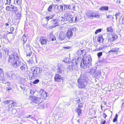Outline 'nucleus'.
Here are the masks:
<instances>
[{"label":"nucleus","mask_w":124,"mask_h":124,"mask_svg":"<svg viewBox=\"0 0 124 124\" xmlns=\"http://www.w3.org/2000/svg\"><path fill=\"white\" fill-rule=\"evenodd\" d=\"M9 51L8 50L5 51L7 54V56L5 57V60H7L8 63H10V65L15 68H20L21 70H25L26 66V63L23 62L22 59L16 52H12L11 54Z\"/></svg>","instance_id":"1"},{"label":"nucleus","mask_w":124,"mask_h":124,"mask_svg":"<svg viewBox=\"0 0 124 124\" xmlns=\"http://www.w3.org/2000/svg\"><path fill=\"white\" fill-rule=\"evenodd\" d=\"M83 106V104L82 103H79V104H78V107L80 108H82Z\"/></svg>","instance_id":"47"},{"label":"nucleus","mask_w":124,"mask_h":124,"mask_svg":"<svg viewBox=\"0 0 124 124\" xmlns=\"http://www.w3.org/2000/svg\"><path fill=\"white\" fill-rule=\"evenodd\" d=\"M22 78L21 77L17 76L15 80L19 84H22Z\"/></svg>","instance_id":"21"},{"label":"nucleus","mask_w":124,"mask_h":124,"mask_svg":"<svg viewBox=\"0 0 124 124\" xmlns=\"http://www.w3.org/2000/svg\"><path fill=\"white\" fill-rule=\"evenodd\" d=\"M26 52V56H30L32 52L30 50H27Z\"/></svg>","instance_id":"35"},{"label":"nucleus","mask_w":124,"mask_h":124,"mask_svg":"<svg viewBox=\"0 0 124 124\" xmlns=\"http://www.w3.org/2000/svg\"><path fill=\"white\" fill-rule=\"evenodd\" d=\"M106 122V121L105 120H104L103 121H101V124H105Z\"/></svg>","instance_id":"58"},{"label":"nucleus","mask_w":124,"mask_h":124,"mask_svg":"<svg viewBox=\"0 0 124 124\" xmlns=\"http://www.w3.org/2000/svg\"><path fill=\"white\" fill-rule=\"evenodd\" d=\"M99 62L100 63H107V61L105 60H103L100 61Z\"/></svg>","instance_id":"53"},{"label":"nucleus","mask_w":124,"mask_h":124,"mask_svg":"<svg viewBox=\"0 0 124 124\" xmlns=\"http://www.w3.org/2000/svg\"><path fill=\"white\" fill-rule=\"evenodd\" d=\"M47 40L45 37H41L39 40V42L42 45L46 44L47 42Z\"/></svg>","instance_id":"13"},{"label":"nucleus","mask_w":124,"mask_h":124,"mask_svg":"<svg viewBox=\"0 0 124 124\" xmlns=\"http://www.w3.org/2000/svg\"><path fill=\"white\" fill-rule=\"evenodd\" d=\"M64 11H66V10L69 11L71 10H75V6H73L72 5H66L64 4Z\"/></svg>","instance_id":"11"},{"label":"nucleus","mask_w":124,"mask_h":124,"mask_svg":"<svg viewBox=\"0 0 124 124\" xmlns=\"http://www.w3.org/2000/svg\"><path fill=\"white\" fill-rule=\"evenodd\" d=\"M112 16L111 15H109L107 16V18H108L110 19L112 17Z\"/></svg>","instance_id":"60"},{"label":"nucleus","mask_w":124,"mask_h":124,"mask_svg":"<svg viewBox=\"0 0 124 124\" xmlns=\"http://www.w3.org/2000/svg\"><path fill=\"white\" fill-rule=\"evenodd\" d=\"M36 92L35 90L33 89H31L30 91V93L32 95L33 94Z\"/></svg>","instance_id":"41"},{"label":"nucleus","mask_w":124,"mask_h":124,"mask_svg":"<svg viewBox=\"0 0 124 124\" xmlns=\"http://www.w3.org/2000/svg\"><path fill=\"white\" fill-rule=\"evenodd\" d=\"M103 116L104 118H105L107 116V115L105 113H104L103 114Z\"/></svg>","instance_id":"62"},{"label":"nucleus","mask_w":124,"mask_h":124,"mask_svg":"<svg viewBox=\"0 0 124 124\" xmlns=\"http://www.w3.org/2000/svg\"><path fill=\"white\" fill-rule=\"evenodd\" d=\"M29 99L36 104H39L40 99V97H36L35 96H30Z\"/></svg>","instance_id":"10"},{"label":"nucleus","mask_w":124,"mask_h":124,"mask_svg":"<svg viewBox=\"0 0 124 124\" xmlns=\"http://www.w3.org/2000/svg\"><path fill=\"white\" fill-rule=\"evenodd\" d=\"M16 16L17 17V19H20L21 17V13L19 12H18L16 15Z\"/></svg>","instance_id":"40"},{"label":"nucleus","mask_w":124,"mask_h":124,"mask_svg":"<svg viewBox=\"0 0 124 124\" xmlns=\"http://www.w3.org/2000/svg\"><path fill=\"white\" fill-rule=\"evenodd\" d=\"M76 28L73 27H71L68 30L66 34L67 37L68 38H72L74 34H75L76 31Z\"/></svg>","instance_id":"7"},{"label":"nucleus","mask_w":124,"mask_h":124,"mask_svg":"<svg viewBox=\"0 0 124 124\" xmlns=\"http://www.w3.org/2000/svg\"><path fill=\"white\" fill-rule=\"evenodd\" d=\"M118 115L117 114H116V115L115 117V118L113 120V121L114 122H115L117 120V118L118 117Z\"/></svg>","instance_id":"38"},{"label":"nucleus","mask_w":124,"mask_h":124,"mask_svg":"<svg viewBox=\"0 0 124 124\" xmlns=\"http://www.w3.org/2000/svg\"><path fill=\"white\" fill-rule=\"evenodd\" d=\"M54 16V15H52L49 16H46L45 18V19H46L47 21L48 22L50 19H52L53 18Z\"/></svg>","instance_id":"31"},{"label":"nucleus","mask_w":124,"mask_h":124,"mask_svg":"<svg viewBox=\"0 0 124 124\" xmlns=\"http://www.w3.org/2000/svg\"><path fill=\"white\" fill-rule=\"evenodd\" d=\"M6 10L9 11H11V8L10 6H8L6 8Z\"/></svg>","instance_id":"51"},{"label":"nucleus","mask_w":124,"mask_h":124,"mask_svg":"<svg viewBox=\"0 0 124 124\" xmlns=\"http://www.w3.org/2000/svg\"><path fill=\"white\" fill-rule=\"evenodd\" d=\"M64 16L65 17L66 21L71 23L75 22L78 20V18L76 15L73 16L68 13L65 14Z\"/></svg>","instance_id":"4"},{"label":"nucleus","mask_w":124,"mask_h":124,"mask_svg":"<svg viewBox=\"0 0 124 124\" xmlns=\"http://www.w3.org/2000/svg\"><path fill=\"white\" fill-rule=\"evenodd\" d=\"M109 9V7L108 6H103L100 8L99 9L101 11H108Z\"/></svg>","instance_id":"23"},{"label":"nucleus","mask_w":124,"mask_h":124,"mask_svg":"<svg viewBox=\"0 0 124 124\" xmlns=\"http://www.w3.org/2000/svg\"><path fill=\"white\" fill-rule=\"evenodd\" d=\"M31 116V115H27L25 116L24 118H28L29 117H30Z\"/></svg>","instance_id":"56"},{"label":"nucleus","mask_w":124,"mask_h":124,"mask_svg":"<svg viewBox=\"0 0 124 124\" xmlns=\"http://www.w3.org/2000/svg\"><path fill=\"white\" fill-rule=\"evenodd\" d=\"M62 62H64L66 63L69 62V59L68 58H66L64 60L62 61Z\"/></svg>","instance_id":"49"},{"label":"nucleus","mask_w":124,"mask_h":124,"mask_svg":"<svg viewBox=\"0 0 124 124\" xmlns=\"http://www.w3.org/2000/svg\"><path fill=\"white\" fill-rule=\"evenodd\" d=\"M31 70L33 73H32L33 76H35L37 74H39L42 72V69L40 68L36 67H32L31 68Z\"/></svg>","instance_id":"6"},{"label":"nucleus","mask_w":124,"mask_h":124,"mask_svg":"<svg viewBox=\"0 0 124 124\" xmlns=\"http://www.w3.org/2000/svg\"><path fill=\"white\" fill-rule=\"evenodd\" d=\"M102 52H100L97 53V56L99 58L102 55Z\"/></svg>","instance_id":"48"},{"label":"nucleus","mask_w":124,"mask_h":124,"mask_svg":"<svg viewBox=\"0 0 124 124\" xmlns=\"http://www.w3.org/2000/svg\"><path fill=\"white\" fill-rule=\"evenodd\" d=\"M101 29H99L97 30L95 32V34H97L99 32H101Z\"/></svg>","instance_id":"46"},{"label":"nucleus","mask_w":124,"mask_h":124,"mask_svg":"<svg viewBox=\"0 0 124 124\" xmlns=\"http://www.w3.org/2000/svg\"><path fill=\"white\" fill-rule=\"evenodd\" d=\"M54 12L56 13L62 12L63 11V6L62 5L58 6L57 5H54Z\"/></svg>","instance_id":"9"},{"label":"nucleus","mask_w":124,"mask_h":124,"mask_svg":"<svg viewBox=\"0 0 124 124\" xmlns=\"http://www.w3.org/2000/svg\"><path fill=\"white\" fill-rule=\"evenodd\" d=\"M39 82V79H36L32 83L34 84H36L38 83Z\"/></svg>","instance_id":"44"},{"label":"nucleus","mask_w":124,"mask_h":124,"mask_svg":"<svg viewBox=\"0 0 124 124\" xmlns=\"http://www.w3.org/2000/svg\"><path fill=\"white\" fill-rule=\"evenodd\" d=\"M12 102H13L11 103V104L14 106H17V104L16 102H13V101Z\"/></svg>","instance_id":"54"},{"label":"nucleus","mask_w":124,"mask_h":124,"mask_svg":"<svg viewBox=\"0 0 124 124\" xmlns=\"http://www.w3.org/2000/svg\"><path fill=\"white\" fill-rule=\"evenodd\" d=\"M82 111V110L80 108H78V107H77L75 109L76 112L78 113V117L81 114Z\"/></svg>","instance_id":"22"},{"label":"nucleus","mask_w":124,"mask_h":124,"mask_svg":"<svg viewBox=\"0 0 124 124\" xmlns=\"http://www.w3.org/2000/svg\"><path fill=\"white\" fill-rule=\"evenodd\" d=\"M92 59L90 56L86 57L85 59L82 58L81 61L80 66L83 69H88L91 68L92 65Z\"/></svg>","instance_id":"3"},{"label":"nucleus","mask_w":124,"mask_h":124,"mask_svg":"<svg viewBox=\"0 0 124 124\" xmlns=\"http://www.w3.org/2000/svg\"><path fill=\"white\" fill-rule=\"evenodd\" d=\"M48 11H49L50 12L52 11V5H50L48 8Z\"/></svg>","instance_id":"42"},{"label":"nucleus","mask_w":124,"mask_h":124,"mask_svg":"<svg viewBox=\"0 0 124 124\" xmlns=\"http://www.w3.org/2000/svg\"><path fill=\"white\" fill-rule=\"evenodd\" d=\"M104 47L103 46H101L99 48H96L95 49L96 51H100L104 49Z\"/></svg>","instance_id":"39"},{"label":"nucleus","mask_w":124,"mask_h":124,"mask_svg":"<svg viewBox=\"0 0 124 124\" xmlns=\"http://www.w3.org/2000/svg\"><path fill=\"white\" fill-rule=\"evenodd\" d=\"M88 78L85 74L81 75L77 80L78 87L81 89H86L88 85Z\"/></svg>","instance_id":"2"},{"label":"nucleus","mask_w":124,"mask_h":124,"mask_svg":"<svg viewBox=\"0 0 124 124\" xmlns=\"http://www.w3.org/2000/svg\"><path fill=\"white\" fill-rule=\"evenodd\" d=\"M119 13L118 12V13H116L115 15V16H116V19L117 20V16H119Z\"/></svg>","instance_id":"55"},{"label":"nucleus","mask_w":124,"mask_h":124,"mask_svg":"<svg viewBox=\"0 0 124 124\" xmlns=\"http://www.w3.org/2000/svg\"><path fill=\"white\" fill-rule=\"evenodd\" d=\"M70 68H71L72 70H77V66L76 65H73L70 66Z\"/></svg>","instance_id":"32"},{"label":"nucleus","mask_w":124,"mask_h":124,"mask_svg":"<svg viewBox=\"0 0 124 124\" xmlns=\"http://www.w3.org/2000/svg\"><path fill=\"white\" fill-rule=\"evenodd\" d=\"M66 37V34L62 32L60 33L58 38L60 40H62L65 39Z\"/></svg>","instance_id":"16"},{"label":"nucleus","mask_w":124,"mask_h":124,"mask_svg":"<svg viewBox=\"0 0 124 124\" xmlns=\"http://www.w3.org/2000/svg\"><path fill=\"white\" fill-rule=\"evenodd\" d=\"M63 78L59 74H56L55 75L54 79L55 81L58 82H60L63 80Z\"/></svg>","instance_id":"12"},{"label":"nucleus","mask_w":124,"mask_h":124,"mask_svg":"<svg viewBox=\"0 0 124 124\" xmlns=\"http://www.w3.org/2000/svg\"><path fill=\"white\" fill-rule=\"evenodd\" d=\"M117 37L116 35L112 34L111 37L109 38L108 39V41L110 42L114 41Z\"/></svg>","instance_id":"17"},{"label":"nucleus","mask_w":124,"mask_h":124,"mask_svg":"<svg viewBox=\"0 0 124 124\" xmlns=\"http://www.w3.org/2000/svg\"><path fill=\"white\" fill-rule=\"evenodd\" d=\"M66 20L65 17L64 18L63 17L59 16L58 18V21H64Z\"/></svg>","instance_id":"34"},{"label":"nucleus","mask_w":124,"mask_h":124,"mask_svg":"<svg viewBox=\"0 0 124 124\" xmlns=\"http://www.w3.org/2000/svg\"><path fill=\"white\" fill-rule=\"evenodd\" d=\"M50 23L51 25V28H53L59 25L60 23L58 20L56 19H53L50 21Z\"/></svg>","instance_id":"8"},{"label":"nucleus","mask_w":124,"mask_h":124,"mask_svg":"<svg viewBox=\"0 0 124 124\" xmlns=\"http://www.w3.org/2000/svg\"><path fill=\"white\" fill-rule=\"evenodd\" d=\"M11 101H13L12 100H5L2 103V104L3 105H5L6 104H8Z\"/></svg>","instance_id":"29"},{"label":"nucleus","mask_w":124,"mask_h":124,"mask_svg":"<svg viewBox=\"0 0 124 124\" xmlns=\"http://www.w3.org/2000/svg\"><path fill=\"white\" fill-rule=\"evenodd\" d=\"M96 69V67L93 68L89 72L91 74L95 75Z\"/></svg>","instance_id":"24"},{"label":"nucleus","mask_w":124,"mask_h":124,"mask_svg":"<svg viewBox=\"0 0 124 124\" xmlns=\"http://www.w3.org/2000/svg\"><path fill=\"white\" fill-rule=\"evenodd\" d=\"M4 73L3 71L1 68L0 69V76H3Z\"/></svg>","instance_id":"45"},{"label":"nucleus","mask_w":124,"mask_h":124,"mask_svg":"<svg viewBox=\"0 0 124 124\" xmlns=\"http://www.w3.org/2000/svg\"><path fill=\"white\" fill-rule=\"evenodd\" d=\"M49 36L50 39H51L52 41H53L55 40L56 38L54 35H53L52 33H51L50 34Z\"/></svg>","instance_id":"27"},{"label":"nucleus","mask_w":124,"mask_h":124,"mask_svg":"<svg viewBox=\"0 0 124 124\" xmlns=\"http://www.w3.org/2000/svg\"><path fill=\"white\" fill-rule=\"evenodd\" d=\"M82 101V100L81 99H79L77 101V102L79 103V102H80Z\"/></svg>","instance_id":"61"},{"label":"nucleus","mask_w":124,"mask_h":124,"mask_svg":"<svg viewBox=\"0 0 124 124\" xmlns=\"http://www.w3.org/2000/svg\"><path fill=\"white\" fill-rule=\"evenodd\" d=\"M100 71L99 70H96V72L95 73V75H97V76L100 75Z\"/></svg>","instance_id":"43"},{"label":"nucleus","mask_w":124,"mask_h":124,"mask_svg":"<svg viewBox=\"0 0 124 124\" xmlns=\"http://www.w3.org/2000/svg\"><path fill=\"white\" fill-rule=\"evenodd\" d=\"M17 112V110L16 109L13 108L12 110V114H15Z\"/></svg>","instance_id":"50"},{"label":"nucleus","mask_w":124,"mask_h":124,"mask_svg":"<svg viewBox=\"0 0 124 124\" xmlns=\"http://www.w3.org/2000/svg\"><path fill=\"white\" fill-rule=\"evenodd\" d=\"M11 11H14L15 12L18 9L15 6H11Z\"/></svg>","instance_id":"26"},{"label":"nucleus","mask_w":124,"mask_h":124,"mask_svg":"<svg viewBox=\"0 0 124 124\" xmlns=\"http://www.w3.org/2000/svg\"><path fill=\"white\" fill-rule=\"evenodd\" d=\"M118 50V49L117 48H115L112 49L108 52L110 53L111 52H113L116 53Z\"/></svg>","instance_id":"30"},{"label":"nucleus","mask_w":124,"mask_h":124,"mask_svg":"<svg viewBox=\"0 0 124 124\" xmlns=\"http://www.w3.org/2000/svg\"><path fill=\"white\" fill-rule=\"evenodd\" d=\"M122 23L124 24V17H123L122 19Z\"/></svg>","instance_id":"64"},{"label":"nucleus","mask_w":124,"mask_h":124,"mask_svg":"<svg viewBox=\"0 0 124 124\" xmlns=\"http://www.w3.org/2000/svg\"><path fill=\"white\" fill-rule=\"evenodd\" d=\"M93 12H87L86 14L87 17V18L91 19L93 18Z\"/></svg>","instance_id":"18"},{"label":"nucleus","mask_w":124,"mask_h":124,"mask_svg":"<svg viewBox=\"0 0 124 124\" xmlns=\"http://www.w3.org/2000/svg\"><path fill=\"white\" fill-rule=\"evenodd\" d=\"M11 0H7V2H8V3H9V4L11 3Z\"/></svg>","instance_id":"63"},{"label":"nucleus","mask_w":124,"mask_h":124,"mask_svg":"<svg viewBox=\"0 0 124 124\" xmlns=\"http://www.w3.org/2000/svg\"><path fill=\"white\" fill-rule=\"evenodd\" d=\"M11 73L10 72H6V76L9 78L10 79Z\"/></svg>","instance_id":"37"},{"label":"nucleus","mask_w":124,"mask_h":124,"mask_svg":"<svg viewBox=\"0 0 124 124\" xmlns=\"http://www.w3.org/2000/svg\"><path fill=\"white\" fill-rule=\"evenodd\" d=\"M22 46H23V48L25 51L26 52H27V51L30 50V45L29 43H27L25 46L24 45H23Z\"/></svg>","instance_id":"20"},{"label":"nucleus","mask_w":124,"mask_h":124,"mask_svg":"<svg viewBox=\"0 0 124 124\" xmlns=\"http://www.w3.org/2000/svg\"><path fill=\"white\" fill-rule=\"evenodd\" d=\"M0 82L3 83H6V82L4 78V75L0 76Z\"/></svg>","instance_id":"25"},{"label":"nucleus","mask_w":124,"mask_h":124,"mask_svg":"<svg viewBox=\"0 0 124 124\" xmlns=\"http://www.w3.org/2000/svg\"><path fill=\"white\" fill-rule=\"evenodd\" d=\"M100 15L98 13L93 12V17H94L95 18H99L100 17Z\"/></svg>","instance_id":"33"},{"label":"nucleus","mask_w":124,"mask_h":124,"mask_svg":"<svg viewBox=\"0 0 124 124\" xmlns=\"http://www.w3.org/2000/svg\"><path fill=\"white\" fill-rule=\"evenodd\" d=\"M104 39L102 38V36L101 35H99L97 38V40L98 42L100 43L103 42Z\"/></svg>","instance_id":"19"},{"label":"nucleus","mask_w":124,"mask_h":124,"mask_svg":"<svg viewBox=\"0 0 124 124\" xmlns=\"http://www.w3.org/2000/svg\"><path fill=\"white\" fill-rule=\"evenodd\" d=\"M16 1V3H17V4L19 3L20 4L21 2V0H15Z\"/></svg>","instance_id":"57"},{"label":"nucleus","mask_w":124,"mask_h":124,"mask_svg":"<svg viewBox=\"0 0 124 124\" xmlns=\"http://www.w3.org/2000/svg\"><path fill=\"white\" fill-rule=\"evenodd\" d=\"M14 28L13 27H11L10 28V30L12 32L14 30Z\"/></svg>","instance_id":"59"},{"label":"nucleus","mask_w":124,"mask_h":124,"mask_svg":"<svg viewBox=\"0 0 124 124\" xmlns=\"http://www.w3.org/2000/svg\"><path fill=\"white\" fill-rule=\"evenodd\" d=\"M17 76L16 74L14 73H11L10 77V79H13L14 80H15Z\"/></svg>","instance_id":"28"},{"label":"nucleus","mask_w":124,"mask_h":124,"mask_svg":"<svg viewBox=\"0 0 124 124\" xmlns=\"http://www.w3.org/2000/svg\"><path fill=\"white\" fill-rule=\"evenodd\" d=\"M21 42L20 43L22 44V46L23 45H24L25 43L27 41V38L26 35L25 34L24 35L21 39Z\"/></svg>","instance_id":"14"},{"label":"nucleus","mask_w":124,"mask_h":124,"mask_svg":"<svg viewBox=\"0 0 124 124\" xmlns=\"http://www.w3.org/2000/svg\"><path fill=\"white\" fill-rule=\"evenodd\" d=\"M121 102L122 103L121 107L122 108L124 106V99L122 100Z\"/></svg>","instance_id":"52"},{"label":"nucleus","mask_w":124,"mask_h":124,"mask_svg":"<svg viewBox=\"0 0 124 124\" xmlns=\"http://www.w3.org/2000/svg\"><path fill=\"white\" fill-rule=\"evenodd\" d=\"M35 95L37 97H40L42 98L45 99L47 96V93L43 89H41L39 93L38 92H36Z\"/></svg>","instance_id":"5"},{"label":"nucleus","mask_w":124,"mask_h":124,"mask_svg":"<svg viewBox=\"0 0 124 124\" xmlns=\"http://www.w3.org/2000/svg\"><path fill=\"white\" fill-rule=\"evenodd\" d=\"M63 70V68L61 64H58L57 65V71L58 73H61Z\"/></svg>","instance_id":"15"},{"label":"nucleus","mask_w":124,"mask_h":124,"mask_svg":"<svg viewBox=\"0 0 124 124\" xmlns=\"http://www.w3.org/2000/svg\"><path fill=\"white\" fill-rule=\"evenodd\" d=\"M107 30L108 32H112L113 31V29L111 27H109L108 28Z\"/></svg>","instance_id":"36"}]
</instances>
